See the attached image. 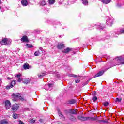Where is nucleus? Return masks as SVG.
I'll use <instances>...</instances> for the list:
<instances>
[{
  "label": "nucleus",
  "mask_w": 124,
  "mask_h": 124,
  "mask_svg": "<svg viewBox=\"0 0 124 124\" xmlns=\"http://www.w3.org/2000/svg\"><path fill=\"white\" fill-rule=\"evenodd\" d=\"M39 50H40L41 51H42V47H39Z\"/></svg>",
  "instance_id": "obj_45"
},
{
  "label": "nucleus",
  "mask_w": 124,
  "mask_h": 124,
  "mask_svg": "<svg viewBox=\"0 0 124 124\" xmlns=\"http://www.w3.org/2000/svg\"><path fill=\"white\" fill-rule=\"evenodd\" d=\"M21 41L23 42H29V39L27 36H23V37L21 39Z\"/></svg>",
  "instance_id": "obj_9"
},
{
  "label": "nucleus",
  "mask_w": 124,
  "mask_h": 124,
  "mask_svg": "<svg viewBox=\"0 0 124 124\" xmlns=\"http://www.w3.org/2000/svg\"><path fill=\"white\" fill-rule=\"evenodd\" d=\"M48 3L50 4H54L55 3V0H48Z\"/></svg>",
  "instance_id": "obj_28"
},
{
  "label": "nucleus",
  "mask_w": 124,
  "mask_h": 124,
  "mask_svg": "<svg viewBox=\"0 0 124 124\" xmlns=\"http://www.w3.org/2000/svg\"><path fill=\"white\" fill-rule=\"evenodd\" d=\"M11 88H13V87L12 86H11V84H10V85H7V86H6V89L7 90H9L10 89H11Z\"/></svg>",
  "instance_id": "obj_32"
},
{
  "label": "nucleus",
  "mask_w": 124,
  "mask_h": 124,
  "mask_svg": "<svg viewBox=\"0 0 124 124\" xmlns=\"http://www.w3.org/2000/svg\"><path fill=\"white\" fill-rule=\"evenodd\" d=\"M53 84H48L47 85H46L45 86V89L46 91H51V90H52V88L53 87Z\"/></svg>",
  "instance_id": "obj_5"
},
{
  "label": "nucleus",
  "mask_w": 124,
  "mask_h": 124,
  "mask_svg": "<svg viewBox=\"0 0 124 124\" xmlns=\"http://www.w3.org/2000/svg\"><path fill=\"white\" fill-rule=\"evenodd\" d=\"M35 120H33V119H31V120H30V123H31V124H33L34 123H35Z\"/></svg>",
  "instance_id": "obj_36"
},
{
  "label": "nucleus",
  "mask_w": 124,
  "mask_h": 124,
  "mask_svg": "<svg viewBox=\"0 0 124 124\" xmlns=\"http://www.w3.org/2000/svg\"><path fill=\"white\" fill-rule=\"evenodd\" d=\"M69 113H70V114H73L74 115H77V111L74 109H70Z\"/></svg>",
  "instance_id": "obj_17"
},
{
  "label": "nucleus",
  "mask_w": 124,
  "mask_h": 124,
  "mask_svg": "<svg viewBox=\"0 0 124 124\" xmlns=\"http://www.w3.org/2000/svg\"><path fill=\"white\" fill-rule=\"evenodd\" d=\"M21 4L23 6H27L29 4V2H28V0H22L21 1Z\"/></svg>",
  "instance_id": "obj_10"
},
{
  "label": "nucleus",
  "mask_w": 124,
  "mask_h": 124,
  "mask_svg": "<svg viewBox=\"0 0 124 124\" xmlns=\"http://www.w3.org/2000/svg\"><path fill=\"white\" fill-rule=\"evenodd\" d=\"M122 59L123 57H122V56L117 57L115 58L116 61H117V62L119 63H122Z\"/></svg>",
  "instance_id": "obj_11"
},
{
  "label": "nucleus",
  "mask_w": 124,
  "mask_h": 124,
  "mask_svg": "<svg viewBox=\"0 0 124 124\" xmlns=\"http://www.w3.org/2000/svg\"><path fill=\"white\" fill-rule=\"evenodd\" d=\"M8 122L5 120H2L0 122V124H7Z\"/></svg>",
  "instance_id": "obj_24"
},
{
  "label": "nucleus",
  "mask_w": 124,
  "mask_h": 124,
  "mask_svg": "<svg viewBox=\"0 0 124 124\" xmlns=\"http://www.w3.org/2000/svg\"><path fill=\"white\" fill-rule=\"evenodd\" d=\"M34 55V56H35V57L39 56L40 55V51H39V50H37L36 51H35Z\"/></svg>",
  "instance_id": "obj_22"
},
{
  "label": "nucleus",
  "mask_w": 124,
  "mask_h": 124,
  "mask_svg": "<svg viewBox=\"0 0 124 124\" xmlns=\"http://www.w3.org/2000/svg\"><path fill=\"white\" fill-rule=\"evenodd\" d=\"M40 4L41 6H44V5H46V4H47V2L43 0L40 3Z\"/></svg>",
  "instance_id": "obj_18"
},
{
  "label": "nucleus",
  "mask_w": 124,
  "mask_h": 124,
  "mask_svg": "<svg viewBox=\"0 0 124 124\" xmlns=\"http://www.w3.org/2000/svg\"><path fill=\"white\" fill-rule=\"evenodd\" d=\"M82 3L84 5H88L89 2L88 1V0H82Z\"/></svg>",
  "instance_id": "obj_23"
},
{
  "label": "nucleus",
  "mask_w": 124,
  "mask_h": 124,
  "mask_svg": "<svg viewBox=\"0 0 124 124\" xmlns=\"http://www.w3.org/2000/svg\"><path fill=\"white\" fill-rule=\"evenodd\" d=\"M70 76H71V77H74V78L79 77V76H77V75H74V74L71 75Z\"/></svg>",
  "instance_id": "obj_34"
},
{
  "label": "nucleus",
  "mask_w": 124,
  "mask_h": 124,
  "mask_svg": "<svg viewBox=\"0 0 124 124\" xmlns=\"http://www.w3.org/2000/svg\"><path fill=\"white\" fill-rule=\"evenodd\" d=\"M0 4H1V1L0 0ZM1 9V7L0 6V10Z\"/></svg>",
  "instance_id": "obj_43"
},
{
  "label": "nucleus",
  "mask_w": 124,
  "mask_h": 124,
  "mask_svg": "<svg viewBox=\"0 0 124 124\" xmlns=\"http://www.w3.org/2000/svg\"><path fill=\"white\" fill-rule=\"evenodd\" d=\"M103 73H104V71H99L97 74H96L94 76V78H95L96 77H99V76H101L102 75H103Z\"/></svg>",
  "instance_id": "obj_8"
},
{
  "label": "nucleus",
  "mask_w": 124,
  "mask_h": 124,
  "mask_svg": "<svg viewBox=\"0 0 124 124\" xmlns=\"http://www.w3.org/2000/svg\"><path fill=\"white\" fill-rule=\"evenodd\" d=\"M101 1L104 4H108V3L111 2V0H101Z\"/></svg>",
  "instance_id": "obj_14"
},
{
  "label": "nucleus",
  "mask_w": 124,
  "mask_h": 124,
  "mask_svg": "<svg viewBox=\"0 0 124 124\" xmlns=\"http://www.w3.org/2000/svg\"><path fill=\"white\" fill-rule=\"evenodd\" d=\"M70 121H72L73 122L76 121V118L73 116H71V117L70 118Z\"/></svg>",
  "instance_id": "obj_27"
},
{
  "label": "nucleus",
  "mask_w": 124,
  "mask_h": 124,
  "mask_svg": "<svg viewBox=\"0 0 124 124\" xmlns=\"http://www.w3.org/2000/svg\"><path fill=\"white\" fill-rule=\"evenodd\" d=\"M7 79H8V80H11V78H10V77H8V78H7Z\"/></svg>",
  "instance_id": "obj_42"
},
{
  "label": "nucleus",
  "mask_w": 124,
  "mask_h": 124,
  "mask_svg": "<svg viewBox=\"0 0 124 124\" xmlns=\"http://www.w3.org/2000/svg\"><path fill=\"white\" fill-rule=\"evenodd\" d=\"M59 115L60 118L62 119V120H65L64 116H63V115H62V114L61 112L59 113Z\"/></svg>",
  "instance_id": "obj_20"
},
{
  "label": "nucleus",
  "mask_w": 124,
  "mask_h": 124,
  "mask_svg": "<svg viewBox=\"0 0 124 124\" xmlns=\"http://www.w3.org/2000/svg\"><path fill=\"white\" fill-rule=\"evenodd\" d=\"M92 100L93 101H94V102L96 101V100H97V97H96V96H93Z\"/></svg>",
  "instance_id": "obj_30"
},
{
  "label": "nucleus",
  "mask_w": 124,
  "mask_h": 124,
  "mask_svg": "<svg viewBox=\"0 0 124 124\" xmlns=\"http://www.w3.org/2000/svg\"><path fill=\"white\" fill-rule=\"evenodd\" d=\"M106 24L108 27H111L114 24V18L113 17H108L106 20Z\"/></svg>",
  "instance_id": "obj_3"
},
{
  "label": "nucleus",
  "mask_w": 124,
  "mask_h": 124,
  "mask_svg": "<svg viewBox=\"0 0 124 124\" xmlns=\"http://www.w3.org/2000/svg\"><path fill=\"white\" fill-rule=\"evenodd\" d=\"M18 114L16 113H14L13 114V117L14 119H17V118H18Z\"/></svg>",
  "instance_id": "obj_26"
},
{
  "label": "nucleus",
  "mask_w": 124,
  "mask_h": 124,
  "mask_svg": "<svg viewBox=\"0 0 124 124\" xmlns=\"http://www.w3.org/2000/svg\"><path fill=\"white\" fill-rule=\"evenodd\" d=\"M102 122H103L104 123H107V121L105 120H102Z\"/></svg>",
  "instance_id": "obj_44"
},
{
  "label": "nucleus",
  "mask_w": 124,
  "mask_h": 124,
  "mask_svg": "<svg viewBox=\"0 0 124 124\" xmlns=\"http://www.w3.org/2000/svg\"><path fill=\"white\" fill-rule=\"evenodd\" d=\"M23 68L24 69H30V65L27 63H26L23 65Z\"/></svg>",
  "instance_id": "obj_16"
},
{
  "label": "nucleus",
  "mask_w": 124,
  "mask_h": 124,
  "mask_svg": "<svg viewBox=\"0 0 124 124\" xmlns=\"http://www.w3.org/2000/svg\"><path fill=\"white\" fill-rule=\"evenodd\" d=\"M99 29H100V30H102V27H101V26H99Z\"/></svg>",
  "instance_id": "obj_41"
},
{
  "label": "nucleus",
  "mask_w": 124,
  "mask_h": 124,
  "mask_svg": "<svg viewBox=\"0 0 124 124\" xmlns=\"http://www.w3.org/2000/svg\"><path fill=\"white\" fill-rule=\"evenodd\" d=\"M75 83H80V79H77L75 80Z\"/></svg>",
  "instance_id": "obj_37"
},
{
  "label": "nucleus",
  "mask_w": 124,
  "mask_h": 124,
  "mask_svg": "<svg viewBox=\"0 0 124 124\" xmlns=\"http://www.w3.org/2000/svg\"><path fill=\"white\" fill-rule=\"evenodd\" d=\"M122 101V99H120L119 98H116L115 102H121Z\"/></svg>",
  "instance_id": "obj_33"
},
{
  "label": "nucleus",
  "mask_w": 124,
  "mask_h": 124,
  "mask_svg": "<svg viewBox=\"0 0 124 124\" xmlns=\"http://www.w3.org/2000/svg\"><path fill=\"white\" fill-rule=\"evenodd\" d=\"M76 103V101L75 100H71L68 102V104H74Z\"/></svg>",
  "instance_id": "obj_19"
},
{
  "label": "nucleus",
  "mask_w": 124,
  "mask_h": 124,
  "mask_svg": "<svg viewBox=\"0 0 124 124\" xmlns=\"http://www.w3.org/2000/svg\"><path fill=\"white\" fill-rule=\"evenodd\" d=\"M57 77H60V75H59L58 74H57Z\"/></svg>",
  "instance_id": "obj_46"
},
{
  "label": "nucleus",
  "mask_w": 124,
  "mask_h": 124,
  "mask_svg": "<svg viewBox=\"0 0 124 124\" xmlns=\"http://www.w3.org/2000/svg\"><path fill=\"white\" fill-rule=\"evenodd\" d=\"M13 101H16L18 100V99H20V100H22V101H24V100H26V99L24 98L23 97H22L21 96V94L20 93H18L16 94H13Z\"/></svg>",
  "instance_id": "obj_1"
},
{
  "label": "nucleus",
  "mask_w": 124,
  "mask_h": 124,
  "mask_svg": "<svg viewBox=\"0 0 124 124\" xmlns=\"http://www.w3.org/2000/svg\"><path fill=\"white\" fill-rule=\"evenodd\" d=\"M16 77L18 79V82H22L23 81V78H21L22 77V75L19 74L16 75Z\"/></svg>",
  "instance_id": "obj_13"
},
{
  "label": "nucleus",
  "mask_w": 124,
  "mask_h": 124,
  "mask_svg": "<svg viewBox=\"0 0 124 124\" xmlns=\"http://www.w3.org/2000/svg\"><path fill=\"white\" fill-rule=\"evenodd\" d=\"M18 109H19V106L17 104H14L12 106V110L14 112H16Z\"/></svg>",
  "instance_id": "obj_7"
},
{
  "label": "nucleus",
  "mask_w": 124,
  "mask_h": 124,
  "mask_svg": "<svg viewBox=\"0 0 124 124\" xmlns=\"http://www.w3.org/2000/svg\"><path fill=\"white\" fill-rule=\"evenodd\" d=\"M16 83H17V81H16L15 80H13V81L11 82L10 85L13 87H14V86H15V85H16Z\"/></svg>",
  "instance_id": "obj_21"
},
{
  "label": "nucleus",
  "mask_w": 124,
  "mask_h": 124,
  "mask_svg": "<svg viewBox=\"0 0 124 124\" xmlns=\"http://www.w3.org/2000/svg\"><path fill=\"white\" fill-rule=\"evenodd\" d=\"M103 105L105 107L108 106L109 105V102H105L103 103Z\"/></svg>",
  "instance_id": "obj_31"
},
{
  "label": "nucleus",
  "mask_w": 124,
  "mask_h": 124,
  "mask_svg": "<svg viewBox=\"0 0 124 124\" xmlns=\"http://www.w3.org/2000/svg\"><path fill=\"white\" fill-rule=\"evenodd\" d=\"M93 96H96V92L94 91L93 93L92 94Z\"/></svg>",
  "instance_id": "obj_35"
},
{
  "label": "nucleus",
  "mask_w": 124,
  "mask_h": 124,
  "mask_svg": "<svg viewBox=\"0 0 124 124\" xmlns=\"http://www.w3.org/2000/svg\"><path fill=\"white\" fill-rule=\"evenodd\" d=\"M11 42H12L11 39L7 38H4L1 41V43L3 45H10Z\"/></svg>",
  "instance_id": "obj_2"
},
{
  "label": "nucleus",
  "mask_w": 124,
  "mask_h": 124,
  "mask_svg": "<svg viewBox=\"0 0 124 124\" xmlns=\"http://www.w3.org/2000/svg\"><path fill=\"white\" fill-rule=\"evenodd\" d=\"M26 46H27V48H32L33 47V46L31 44H27Z\"/></svg>",
  "instance_id": "obj_25"
},
{
  "label": "nucleus",
  "mask_w": 124,
  "mask_h": 124,
  "mask_svg": "<svg viewBox=\"0 0 124 124\" xmlns=\"http://www.w3.org/2000/svg\"><path fill=\"white\" fill-rule=\"evenodd\" d=\"M19 124H25V123H24V122H23V121L19 120Z\"/></svg>",
  "instance_id": "obj_38"
},
{
  "label": "nucleus",
  "mask_w": 124,
  "mask_h": 124,
  "mask_svg": "<svg viewBox=\"0 0 124 124\" xmlns=\"http://www.w3.org/2000/svg\"><path fill=\"white\" fill-rule=\"evenodd\" d=\"M11 107V103H10V101L9 100H6L5 102V108L6 109V110H8L9 108Z\"/></svg>",
  "instance_id": "obj_6"
},
{
  "label": "nucleus",
  "mask_w": 124,
  "mask_h": 124,
  "mask_svg": "<svg viewBox=\"0 0 124 124\" xmlns=\"http://www.w3.org/2000/svg\"><path fill=\"white\" fill-rule=\"evenodd\" d=\"M30 82V80H27L26 81H23V83H24V84H28V83Z\"/></svg>",
  "instance_id": "obj_39"
},
{
  "label": "nucleus",
  "mask_w": 124,
  "mask_h": 124,
  "mask_svg": "<svg viewBox=\"0 0 124 124\" xmlns=\"http://www.w3.org/2000/svg\"><path fill=\"white\" fill-rule=\"evenodd\" d=\"M45 75V74L44 73H42V74H39L38 75V77H39V78H41L42 77H43V76H44Z\"/></svg>",
  "instance_id": "obj_29"
},
{
  "label": "nucleus",
  "mask_w": 124,
  "mask_h": 124,
  "mask_svg": "<svg viewBox=\"0 0 124 124\" xmlns=\"http://www.w3.org/2000/svg\"><path fill=\"white\" fill-rule=\"evenodd\" d=\"M72 49L69 48V47H67L66 49H64V50L63 51V53H69V52H70V51H71Z\"/></svg>",
  "instance_id": "obj_15"
},
{
  "label": "nucleus",
  "mask_w": 124,
  "mask_h": 124,
  "mask_svg": "<svg viewBox=\"0 0 124 124\" xmlns=\"http://www.w3.org/2000/svg\"><path fill=\"white\" fill-rule=\"evenodd\" d=\"M64 47V44L62 43L58 44L57 46V48L59 49L60 50H61V49H62V48H63Z\"/></svg>",
  "instance_id": "obj_12"
},
{
  "label": "nucleus",
  "mask_w": 124,
  "mask_h": 124,
  "mask_svg": "<svg viewBox=\"0 0 124 124\" xmlns=\"http://www.w3.org/2000/svg\"><path fill=\"white\" fill-rule=\"evenodd\" d=\"M120 32H121V33H124V29H122L120 31Z\"/></svg>",
  "instance_id": "obj_40"
},
{
  "label": "nucleus",
  "mask_w": 124,
  "mask_h": 124,
  "mask_svg": "<svg viewBox=\"0 0 124 124\" xmlns=\"http://www.w3.org/2000/svg\"><path fill=\"white\" fill-rule=\"evenodd\" d=\"M78 120H80V121H87V120H88V119H92V120L93 121H95V120H96V118L95 117H83V116H79L78 117Z\"/></svg>",
  "instance_id": "obj_4"
}]
</instances>
